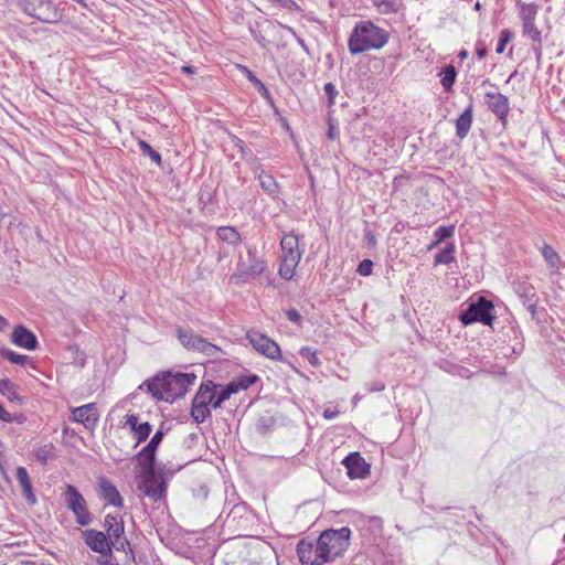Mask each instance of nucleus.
Wrapping results in <instances>:
<instances>
[{
    "label": "nucleus",
    "instance_id": "obj_1",
    "mask_svg": "<svg viewBox=\"0 0 565 565\" xmlns=\"http://www.w3.org/2000/svg\"><path fill=\"white\" fill-rule=\"evenodd\" d=\"M195 380L196 376L194 373L172 374L171 372H167L145 381L140 385V388L147 386L148 392L157 401L173 403L177 398L186 394Z\"/></svg>",
    "mask_w": 565,
    "mask_h": 565
},
{
    "label": "nucleus",
    "instance_id": "obj_2",
    "mask_svg": "<svg viewBox=\"0 0 565 565\" xmlns=\"http://www.w3.org/2000/svg\"><path fill=\"white\" fill-rule=\"evenodd\" d=\"M390 34L373 22L360 21L353 28L348 41L351 54H360L370 50H380L388 42Z\"/></svg>",
    "mask_w": 565,
    "mask_h": 565
},
{
    "label": "nucleus",
    "instance_id": "obj_3",
    "mask_svg": "<svg viewBox=\"0 0 565 565\" xmlns=\"http://www.w3.org/2000/svg\"><path fill=\"white\" fill-rule=\"evenodd\" d=\"M351 530L343 526L339 530H324L318 537V550L326 556L328 562L341 557L350 545Z\"/></svg>",
    "mask_w": 565,
    "mask_h": 565
},
{
    "label": "nucleus",
    "instance_id": "obj_4",
    "mask_svg": "<svg viewBox=\"0 0 565 565\" xmlns=\"http://www.w3.org/2000/svg\"><path fill=\"white\" fill-rule=\"evenodd\" d=\"M280 247L282 257L278 274L282 279L290 280L295 276L296 267L302 257L303 250L299 249V237L294 233L282 236Z\"/></svg>",
    "mask_w": 565,
    "mask_h": 565
},
{
    "label": "nucleus",
    "instance_id": "obj_5",
    "mask_svg": "<svg viewBox=\"0 0 565 565\" xmlns=\"http://www.w3.org/2000/svg\"><path fill=\"white\" fill-rule=\"evenodd\" d=\"M19 8L28 15L43 22L54 24L62 20L63 12L53 0H20Z\"/></svg>",
    "mask_w": 565,
    "mask_h": 565
},
{
    "label": "nucleus",
    "instance_id": "obj_6",
    "mask_svg": "<svg viewBox=\"0 0 565 565\" xmlns=\"http://www.w3.org/2000/svg\"><path fill=\"white\" fill-rule=\"evenodd\" d=\"M266 262L262 255L253 247L247 248V255L241 256L235 273L231 276V281H246L255 278L266 270Z\"/></svg>",
    "mask_w": 565,
    "mask_h": 565
},
{
    "label": "nucleus",
    "instance_id": "obj_7",
    "mask_svg": "<svg viewBox=\"0 0 565 565\" xmlns=\"http://www.w3.org/2000/svg\"><path fill=\"white\" fill-rule=\"evenodd\" d=\"M177 338L184 349L192 352H199L212 359H220L223 351L220 347L209 342L206 339L196 334L192 329L177 328Z\"/></svg>",
    "mask_w": 565,
    "mask_h": 565
},
{
    "label": "nucleus",
    "instance_id": "obj_8",
    "mask_svg": "<svg viewBox=\"0 0 565 565\" xmlns=\"http://www.w3.org/2000/svg\"><path fill=\"white\" fill-rule=\"evenodd\" d=\"M494 306L484 297H479L476 301L468 303V307L460 311L459 320L463 326L475 322H481L484 326H491L494 320Z\"/></svg>",
    "mask_w": 565,
    "mask_h": 565
},
{
    "label": "nucleus",
    "instance_id": "obj_9",
    "mask_svg": "<svg viewBox=\"0 0 565 565\" xmlns=\"http://www.w3.org/2000/svg\"><path fill=\"white\" fill-rule=\"evenodd\" d=\"M65 502L67 508L74 513L76 522L86 526L92 522V515L87 509L86 501L81 492L72 484L65 490Z\"/></svg>",
    "mask_w": 565,
    "mask_h": 565
},
{
    "label": "nucleus",
    "instance_id": "obj_10",
    "mask_svg": "<svg viewBox=\"0 0 565 565\" xmlns=\"http://www.w3.org/2000/svg\"><path fill=\"white\" fill-rule=\"evenodd\" d=\"M247 339L253 348L264 356L270 360L281 359V351L279 345L267 335L256 331H249L247 333Z\"/></svg>",
    "mask_w": 565,
    "mask_h": 565
},
{
    "label": "nucleus",
    "instance_id": "obj_11",
    "mask_svg": "<svg viewBox=\"0 0 565 565\" xmlns=\"http://www.w3.org/2000/svg\"><path fill=\"white\" fill-rule=\"evenodd\" d=\"M139 489L146 497L157 501L164 498L166 482L162 475L158 472L143 473Z\"/></svg>",
    "mask_w": 565,
    "mask_h": 565
},
{
    "label": "nucleus",
    "instance_id": "obj_12",
    "mask_svg": "<svg viewBox=\"0 0 565 565\" xmlns=\"http://www.w3.org/2000/svg\"><path fill=\"white\" fill-rule=\"evenodd\" d=\"M83 539L85 544L95 553L100 554L102 557L109 558L113 554L110 542L107 535L97 530L83 531Z\"/></svg>",
    "mask_w": 565,
    "mask_h": 565
},
{
    "label": "nucleus",
    "instance_id": "obj_13",
    "mask_svg": "<svg viewBox=\"0 0 565 565\" xmlns=\"http://www.w3.org/2000/svg\"><path fill=\"white\" fill-rule=\"evenodd\" d=\"M297 554L302 565H323L329 563L326 556L318 550V541L316 543L307 540L299 541Z\"/></svg>",
    "mask_w": 565,
    "mask_h": 565
},
{
    "label": "nucleus",
    "instance_id": "obj_14",
    "mask_svg": "<svg viewBox=\"0 0 565 565\" xmlns=\"http://www.w3.org/2000/svg\"><path fill=\"white\" fill-rule=\"evenodd\" d=\"M99 418V413L96 404L89 403L72 409L71 420L81 423L87 429L95 428Z\"/></svg>",
    "mask_w": 565,
    "mask_h": 565
},
{
    "label": "nucleus",
    "instance_id": "obj_15",
    "mask_svg": "<svg viewBox=\"0 0 565 565\" xmlns=\"http://www.w3.org/2000/svg\"><path fill=\"white\" fill-rule=\"evenodd\" d=\"M350 479H362L370 475V465L359 452L349 454L342 461Z\"/></svg>",
    "mask_w": 565,
    "mask_h": 565
},
{
    "label": "nucleus",
    "instance_id": "obj_16",
    "mask_svg": "<svg viewBox=\"0 0 565 565\" xmlns=\"http://www.w3.org/2000/svg\"><path fill=\"white\" fill-rule=\"evenodd\" d=\"M487 104L490 110L502 121L507 120L509 114V99L501 93H486Z\"/></svg>",
    "mask_w": 565,
    "mask_h": 565
},
{
    "label": "nucleus",
    "instance_id": "obj_17",
    "mask_svg": "<svg viewBox=\"0 0 565 565\" xmlns=\"http://www.w3.org/2000/svg\"><path fill=\"white\" fill-rule=\"evenodd\" d=\"M11 341L23 349L26 350H35L38 348V339L35 334L23 326H18L14 328Z\"/></svg>",
    "mask_w": 565,
    "mask_h": 565
},
{
    "label": "nucleus",
    "instance_id": "obj_18",
    "mask_svg": "<svg viewBox=\"0 0 565 565\" xmlns=\"http://www.w3.org/2000/svg\"><path fill=\"white\" fill-rule=\"evenodd\" d=\"M98 487L100 497L107 501L109 504L121 508L122 507V498L118 492L117 488L106 478L98 479Z\"/></svg>",
    "mask_w": 565,
    "mask_h": 565
},
{
    "label": "nucleus",
    "instance_id": "obj_19",
    "mask_svg": "<svg viewBox=\"0 0 565 565\" xmlns=\"http://www.w3.org/2000/svg\"><path fill=\"white\" fill-rule=\"evenodd\" d=\"M217 387L218 385L215 384L213 381L202 382L192 403L206 407H209V405L212 406L213 398L215 397V388Z\"/></svg>",
    "mask_w": 565,
    "mask_h": 565
},
{
    "label": "nucleus",
    "instance_id": "obj_20",
    "mask_svg": "<svg viewBox=\"0 0 565 565\" xmlns=\"http://www.w3.org/2000/svg\"><path fill=\"white\" fill-rule=\"evenodd\" d=\"M17 479L21 486L22 494L24 495L26 502L31 505L35 504L36 498L32 490L29 473L24 467L17 468Z\"/></svg>",
    "mask_w": 565,
    "mask_h": 565
},
{
    "label": "nucleus",
    "instance_id": "obj_21",
    "mask_svg": "<svg viewBox=\"0 0 565 565\" xmlns=\"http://www.w3.org/2000/svg\"><path fill=\"white\" fill-rule=\"evenodd\" d=\"M472 125V104L456 120V135L459 139H465Z\"/></svg>",
    "mask_w": 565,
    "mask_h": 565
},
{
    "label": "nucleus",
    "instance_id": "obj_22",
    "mask_svg": "<svg viewBox=\"0 0 565 565\" xmlns=\"http://www.w3.org/2000/svg\"><path fill=\"white\" fill-rule=\"evenodd\" d=\"M0 394L6 396L12 403H23V398L17 393L15 385L9 379L0 380Z\"/></svg>",
    "mask_w": 565,
    "mask_h": 565
},
{
    "label": "nucleus",
    "instance_id": "obj_23",
    "mask_svg": "<svg viewBox=\"0 0 565 565\" xmlns=\"http://www.w3.org/2000/svg\"><path fill=\"white\" fill-rule=\"evenodd\" d=\"M136 458L141 468L142 475L156 472V452H145V449L142 448Z\"/></svg>",
    "mask_w": 565,
    "mask_h": 565
},
{
    "label": "nucleus",
    "instance_id": "obj_24",
    "mask_svg": "<svg viewBox=\"0 0 565 565\" xmlns=\"http://www.w3.org/2000/svg\"><path fill=\"white\" fill-rule=\"evenodd\" d=\"M217 237L231 245H237L241 243V234L235 227L232 226H221L216 231Z\"/></svg>",
    "mask_w": 565,
    "mask_h": 565
},
{
    "label": "nucleus",
    "instance_id": "obj_25",
    "mask_svg": "<svg viewBox=\"0 0 565 565\" xmlns=\"http://www.w3.org/2000/svg\"><path fill=\"white\" fill-rule=\"evenodd\" d=\"M242 72L246 75L247 79L254 84V86L257 88L259 94L268 102L273 103L271 95L269 90L266 88L264 83L258 79L255 74L248 70L246 66H241Z\"/></svg>",
    "mask_w": 565,
    "mask_h": 565
},
{
    "label": "nucleus",
    "instance_id": "obj_26",
    "mask_svg": "<svg viewBox=\"0 0 565 565\" xmlns=\"http://www.w3.org/2000/svg\"><path fill=\"white\" fill-rule=\"evenodd\" d=\"M258 380H259V377L256 374H248V375L239 376V377L231 381L228 384H230V386L234 387L235 394H236L239 391L247 390L248 387L254 385Z\"/></svg>",
    "mask_w": 565,
    "mask_h": 565
},
{
    "label": "nucleus",
    "instance_id": "obj_27",
    "mask_svg": "<svg viewBox=\"0 0 565 565\" xmlns=\"http://www.w3.org/2000/svg\"><path fill=\"white\" fill-rule=\"evenodd\" d=\"M258 180H259L262 189L265 192H267L271 196H275L277 194L278 185L273 175H270L269 173H267L265 171H262L258 174Z\"/></svg>",
    "mask_w": 565,
    "mask_h": 565
},
{
    "label": "nucleus",
    "instance_id": "obj_28",
    "mask_svg": "<svg viewBox=\"0 0 565 565\" xmlns=\"http://www.w3.org/2000/svg\"><path fill=\"white\" fill-rule=\"evenodd\" d=\"M457 71L454 65L449 64L443 68L440 84L446 92L452 88L456 81Z\"/></svg>",
    "mask_w": 565,
    "mask_h": 565
},
{
    "label": "nucleus",
    "instance_id": "obj_29",
    "mask_svg": "<svg viewBox=\"0 0 565 565\" xmlns=\"http://www.w3.org/2000/svg\"><path fill=\"white\" fill-rule=\"evenodd\" d=\"M454 253H455V245L448 244L443 250H440L438 254L435 255L434 264L435 265H440V264L448 265V264L455 262Z\"/></svg>",
    "mask_w": 565,
    "mask_h": 565
},
{
    "label": "nucleus",
    "instance_id": "obj_30",
    "mask_svg": "<svg viewBox=\"0 0 565 565\" xmlns=\"http://www.w3.org/2000/svg\"><path fill=\"white\" fill-rule=\"evenodd\" d=\"M0 354L2 358L17 365H25L30 362V358L28 355L19 354L7 348L1 349Z\"/></svg>",
    "mask_w": 565,
    "mask_h": 565
},
{
    "label": "nucleus",
    "instance_id": "obj_31",
    "mask_svg": "<svg viewBox=\"0 0 565 565\" xmlns=\"http://www.w3.org/2000/svg\"><path fill=\"white\" fill-rule=\"evenodd\" d=\"M523 34L531 39L534 43H537L539 46L541 45V31L536 28L535 21L523 22Z\"/></svg>",
    "mask_w": 565,
    "mask_h": 565
},
{
    "label": "nucleus",
    "instance_id": "obj_32",
    "mask_svg": "<svg viewBox=\"0 0 565 565\" xmlns=\"http://www.w3.org/2000/svg\"><path fill=\"white\" fill-rule=\"evenodd\" d=\"M232 394H235L234 387L230 386V384L223 386L220 392L215 391V397L212 402L213 408H218L221 405L227 401Z\"/></svg>",
    "mask_w": 565,
    "mask_h": 565
},
{
    "label": "nucleus",
    "instance_id": "obj_33",
    "mask_svg": "<svg viewBox=\"0 0 565 565\" xmlns=\"http://www.w3.org/2000/svg\"><path fill=\"white\" fill-rule=\"evenodd\" d=\"M191 416H192V418H193V420L195 423L201 424L207 417L211 416V412H210L209 407H206V406H202V405H198L195 403H192Z\"/></svg>",
    "mask_w": 565,
    "mask_h": 565
},
{
    "label": "nucleus",
    "instance_id": "obj_34",
    "mask_svg": "<svg viewBox=\"0 0 565 565\" xmlns=\"http://www.w3.org/2000/svg\"><path fill=\"white\" fill-rule=\"evenodd\" d=\"M53 449H54L53 444H46V445H43V446L39 447L38 449H35L34 457H35L36 461L41 462L42 465H46L47 460L53 455Z\"/></svg>",
    "mask_w": 565,
    "mask_h": 565
},
{
    "label": "nucleus",
    "instance_id": "obj_35",
    "mask_svg": "<svg viewBox=\"0 0 565 565\" xmlns=\"http://www.w3.org/2000/svg\"><path fill=\"white\" fill-rule=\"evenodd\" d=\"M105 534L107 535L109 542H114L117 539H121V536L125 535V526L122 519H119L118 523L109 525Z\"/></svg>",
    "mask_w": 565,
    "mask_h": 565
},
{
    "label": "nucleus",
    "instance_id": "obj_36",
    "mask_svg": "<svg viewBox=\"0 0 565 565\" xmlns=\"http://www.w3.org/2000/svg\"><path fill=\"white\" fill-rule=\"evenodd\" d=\"M138 146L143 156H148L158 166L161 164L160 153L153 150L148 142H146L145 140H139Z\"/></svg>",
    "mask_w": 565,
    "mask_h": 565
},
{
    "label": "nucleus",
    "instance_id": "obj_37",
    "mask_svg": "<svg viewBox=\"0 0 565 565\" xmlns=\"http://www.w3.org/2000/svg\"><path fill=\"white\" fill-rule=\"evenodd\" d=\"M299 353L302 358L307 359L312 366L318 367L321 364L316 349L311 347H303L300 349Z\"/></svg>",
    "mask_w": 565,
    "mask_h": 565
},
{
    "label": "nucleus",
    "instance_id": "obj_38",
    "mask_svg": "<svg viewBox=\"0 0 565 565\" xmlns=\"http://www.w3.org/2000/svg\"><path fill=\"white\" fill-rule=\"evenodd\" d=\"M536 13H537V6H535L533 3H531V4L522 3L521 4L520 14H521L522 22L535 21Z\"/></svg>",
    "mask_w": 565,
    "mask_h": 565
},
{
    "label": "nucleus",
    "instance_id": "obj_39",
    "mask_svg": "<svg viewBox=\"0 0 565 565\" xmlns=\"http://www.w3.org/2000/svg\"><path fill=\"white\" fill-rule=\"evenodd\" d=\"M151 429V425L148 422L140 423L139 426H136L134 433L136 435L137 444L145 441L149 437Z\"/></svg>",
    "mask_w": 565,
    "mask_h": 565
},
{
    "label": "nucleus",
    "instance_id": "obj_40",
    "mask_svg": "<svg viewBox=\"0 0 565 565\" xmlns=\"http://www.w3.org/2000/svg\"><path fill=\"white\" fill-rule=\"evenodd\" d=\"M542 255L551 267H556L559 257L553 247L550 245H544L542 248Z\"/></svg>",
    "mask_w": 565,
    "mask_h": 565
},
{
    "label": "nucleus",
    "instance_id": "obj_41",
    "mask_svg": "<svg viewBox=\"0 0 565 565\" xmlns=\"http://www.w3.org/2000/svg\"><path fill=\"white\" fill-rule=\"evenodd\" d=\"M0 420L2 422H6V423H13V422H17L19 424H22L24 423L25 420V416L22 415V414H19V415H12L11 413H9L8 411H6L2 406V404L0 403Z\"/></svg>",
    "mask_w": 565,
    "mask_h": 565
},
{
    "label": "nucleus",
    "instance_id": "obj_42",
    "mask_svg": "<svg viewBox=\"0 0 565 565\" xmlns=\"http://www.w3.org/2000/svg\"><path fill=\"white\" fill-rule=\"evenodd\" d=\"M455 234V226H439L435 232L434 236L437 241L440 243L445 241L446 238L451 237Z\"/></svg>",
    "mask_w": 565,
    "mask_h": 565
},
{
    "label": "nucleus",
    "instance_id": "obj_43",
    "mask_svg": "<svg viewBox=\"0 0 565 565\" xmlns=\"http://www.w3.org/2000/svg\"><path fill=\"white\" fill-rule=\"evenodd\" d=\"M164 436V433L162 430H157L156 434L152 436L148 445L143 447L145 452H156L158 446L162 441V438Z\"/></svg>",
    "mask_w": 565,
    "mask_h": 565
},
{
    "label": "nucleus",
    "instance_id": "obj_44",
    "mask_svg": "<svg viewBox=\"0 0 565 565\" xmlns=\"http://www.w3.org/2000/svg\"><path fill=\"white\" fill-rule=\"evenodd\" d=\"M512 32L508 29H504L500 33V39L495 49V52L498 54H501L504 52L505 45L512 40Z\"/></svg>",
    "mask_w": 565,
    "mask_h": 565
},
{
    "label": "nucleus",
    "instance_id": "obj_45",
    "mask_svg": "<svg viewBox=\"0 0 565 565\" xmlns=\"http://www.w3.org/2000/svg\"><path fill=\"white\" fill-rule=\"evenodd\" d=\"M113 546L118 550V551H124V552H127V548L130 551V553L132 554V548H131V544L130 542L124 536H121V539H117L115 540L114 542H110V547L113 548Z\"/></svg>",
    "mask_w": 565,
    "mask_h": 565
},
{
    "label": "nucleus",
    "instance_id": "obj_46",
    "mask_svg": "<svg viewBox=\"0 0 565 565\" xmlns=\"http://www.w3.org/2000/svg\"><path fill=\"white\" fill-rule=\"evenodd\" d=\"M385 388V384L383 381L374 380L365 383V391L367 393L382 392Z\"/></svg>",
    "mask_w": 565,
    "mask_h": 565
},
{
    "label": "nucleus",
    "instance_id": "obj_47",
    "mask_svg": "<svg viewBox=\"0 0 565 565\" xmlns=\"http://www.w3.org/2000/svg\"><path fill=\"white\" fill-rule=\"evenodd\" d=\"M373 262L371 259L362 260L358 266V273L362 276H369L372 273Z\"/></svg>",
    "mask_w": 565,
    "mask_h": 565
},
{
    "label": "nucleus",
    "instance_id": "obj_48",
    "mask_svg": "<svg viewBox=\"0 0 565 565\" xmlns=\"http://www.w3.org/2000/svg\"><path fill=\"white\" fill-rule=\"evenodd\" d=\"M324 93L328 96L329 105H332L334 103V98L338 94L335 86L332 83H327L324 85Z\"/></svg>",
    "mask_w": 565,
    "mask_h": 565
},
{
    "label": "nucleus",
    "instance_id": "obj_49",
    "mask_svg": "<svg viewBox=\"0 0 565 565\" xmlns=\"http://www.w3.org/2000/svg\"><path fill=\"white\" fill-rule=\"evenodd\" d=\"M286 316L288 318L289 321L294 322V323H297L298 326H300L301 323V316L300 313L298 312L297 309L295 308H290L286 311Z\"/></svg>",
    "mask_w": 565,
    "mask_h": 565
},
{
    "label": "nucleus",
    "instance_id": "obj_50",
    "mask_svg": "<svg viewBox=\"0 0 565 565\" xmlns=\"http://www.w3.org/2000/svg\"><path fill=\"white\" fill-rule=\"evenodd\" d=\"M125 418H126L125 424L128 425L132 430L136 429V426L140 425L138 423V416L135 414H128V415H126Z\"/></svg>",
    "mask_w": 565,
    "mask_h": 565
},
{
    "label": "nucleus",
    "instance_id": "obj_51",
    "mask_svg": "<svg viewBox=\"0 0 565 565\" xmlns=\"http://www.w3.org/2000/svg\"><path fill=\"white\" fill-rule=\"evenodd\" d=\"M119 519H121V518L118 515L107 514L105 516V524H104L106 527V531L108 530L109 525H113L114 523H118Z\"/></svg>",
    "mask_w": 565,
    "mask_h": 565
},
{
    "label": "nucleus",
    "instance_id": "obj_52",
    "mask_svg": "<svg viewBox=\"0 0 565 565\" xmlns=\"http://www.w3.org/2000/svg\"><path fill=\"white\" fill-rule=\"evenodd\" d=\"M250 33L256 42L265 46V38L260 34V32H257L256 30L250 28Z\"/></svg>",
    "mask_w": 565,
    "mask_h": 565
},
{
    "label": "nucleus",
    "instance_id": "obj_53",
    "mask_svg": "<svg viewBox=\"0 0 565 565\" xmlns=\"http://www.w3.org/2000/svg\"><path fill=\"white\" fill-rule=\"evenodd\" d=\"M338 415H339L338 411H332L329 408L323 412V417L326 419H334L335 417H338Z\"/></svg>",
    "mask_w": 565,
    "mask_h": 565
},
{
    "label": "nucleus",
    "instance_id": "obj_54",
    "mask_svg": "<svg viewBox=\"0 0 565 565\" xmlns=\"http://www.w3.org/2000/svg\"><path fill=\"white\" fill-rule=\"evenodd\" d=\"M476 52H477L478 57L481 60V58L486 57V55H487V47L483 45L482 46L478 45Z\"/></svg>",
    "mask_w": 565,
    "mask_h": 565
},
{
    "label": "nucleus",
    "instance_id": "obj_55",
    "mask_svg": "<svg viewBox=\"0 0 565 565\" xmlns=\"http://www.w3.org/2000/svg\"><path fill=\"white\" fill-rule=\"evenodd\" d=\"M181 71H182L183 73H185V74H189V75H191V74H194V73H195V68H194L193 66H191V65H183V66L181 67Z\"/></svg>",
    "mask_w": 565,
    "mask_h": 565
},
{
    "label": "nucleus",
    "instance_id": "obj_56",
    "mask_svg": "<svg viewBox=\"0 0 565 565\" xmlns=\"http://www.w3.org/2000/svg\"><path fill=\"white\" fill-rule=\"evenodd\" d=\"M366 238H367V243H369L370 245H375L376 239H375V236H374L371 232H369V233L366 234Z\"/></svg>",
    "mask_w": 565,
    "mask_h": 565
},
{
    "label": "nucleus",
    "instance_id": "obj_57",
    "mask_svg": "<svg viewBox=\"0 0 565 565\" xmlns=\"http://www.w3.org/2000/svg\"><path fill=\"white\" fill-rule=\"evenodd\" d=\"M8 324V320L0 315V331L4 330Z\"/></svg>",
    "mask_w": 565,
    "mask_h": 565
},
{
    "label": "nucleus",
    "instance_id": "obj_58",
    "mask_svg": "<svg viewBox=\"0 0 565 565\" xmlns=\"http://www.w3.org/2000/svg\"><path fill=\"white\" fill-rule=\"evenodd\" d=\"M439 244H440V242H439V241H437V239L435 238V241H433V242L428 245V247H427V248H428V250H431L433 248L437 247Z\"/></svg>",
    "mask_w": 565,
    "mask_h": 565
},
{
    "label": "nucleus",
    "instance_id": "obj_59",
    "mask_svg": "<svg viewBox=\"0 0 565 565\" xmlns=\"http://www.w3.org/2000/svg\"><path fill=\"white\" fill-rule=\"evenodd\" d=\"M458 57H459L460 60H465V58H467V57H468V52H467L466 50H461V51L459 52V54H458Z\"/></svg>",
    "mask_w": 565,
    "mask_h": 565
},
{
    "label": "nucleus",
    "instance_id": "obj_60",
    "mask_svg": "<svg viewBox=\"0 0 565 565\" xmlns=\"http://www.w3.org/2000/svg\"><path fill=\"white\" fill-rule=\"evenodd\" d=\"M285 30H287L290 34H292L295 38L297 36L296 31L288 25H281Z\"/></svg>",
    "mask_w": 565,
    "mask_h": 565
},
{
    "label": "nucleus",
    "instance_id": "obj_61",
    "mask_svg": "<svg viewBox=\"0 0 565 565\" xmlns=\"http://www.w3.org/2000/svg\"><path fill=\"white\" fill-rule=\"evenodd\" d=\"M84 362H85V359H84V358H81V359H78V360H77V359L75 360V363H76V365H78V366H84Z\"/></svg>",
    "mask_w": 565,
    "mask_h": 565
},
{
    "label": "nucleus",
    "instance_id": "obj_62",
    "mask_svg": "<svg viewBox=\"0 0 565 565\" xmlns=\"http://www.w3.org/2000/svg\"><path fill=\"white\" fill-rule=\"evenodd\" d=\"M289 4H295L292 0H282V7H288Z\"/></svg>",
    "mask_w": 565,
    "mask_h": 565
},
{
    "label": "nucleus",
    "instance_id": "obj_63",
    "mask_svg": "<svg viewBox=\"0 0 565 565\" xmlns=\"http://www.w3.org/2000/svg\"><path fill=\"white\" fill-rule=\"evenodd\" d=\"M296 39H297V42L299 43V45H301L302 47H306L305 41L301 38L296 36Z\"/></svg>",
    "mask_w": 565,
    "mask_h": 565
},
{
    "label": "nucleus",
    "instance_id": "obj_64",
    "mask_svg": "<svg viewBox=\"0 0 565 565\" xmlns=\"http://www.w3.org/2000/svg\"><path fill=\"white\" fill-rule=\"evenodd\" d=\"M518 72L514 71L508 78L507 83H509L512 78H514L516 76Z\"/></svg>",
    "mask_w": 565,
    "mask_h": 565
}]
</instances>
